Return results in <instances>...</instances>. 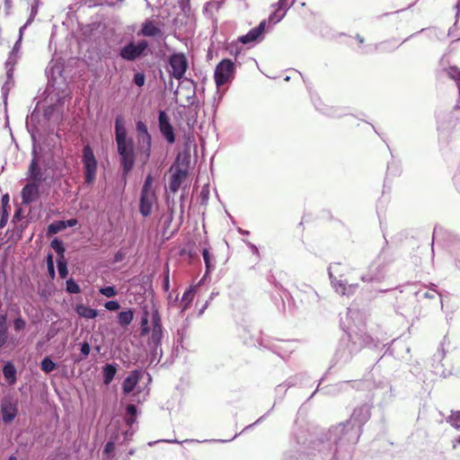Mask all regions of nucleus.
Wrapping results in <instances>:
<instances>
[{
    "label": "nucleus",
    "mask_w": 460,
    "mask_h": 460,
    "mask_svg": "<svg viewBox=\"0 0 460 460\" xmlns=\"http://www.w3.org/2000/svg\"><path fill=\"white\" fill-rule=\"evenodd\" d=\"M57 367V364L49 357H45L40 362V368L46 374L51 373Z\"/></svg>",
    "instance_id": "36"
},
{
    "label": "nucleus",
    "mask_w": 460,
    "mask_h": 460,
    "mask_svg": "<svg viewBox=\"0 0 460 460\" xmlns=\"http://www.w3.org/2000/svg\"><path fill=\"white\" fill-rule=\"evenodd\" d=\"M66 229V226L64 224V220L54 221L48 226L47 234L51 235L59 233L60 231Z\"/></svg>",
    "instance_id": "35"
},
{
    "label": "nucleus",
    "mask_w": 460,
    "mask_h": 460,
    "mask_svg": "<svg viewBox=\"0 0 460 460\" xmlns=\"http://www.w3.org/2000/svg\"><path fill=\"white\" fill-rule=\"evenodd\" d=\"M265 27L266 21L263 20L260 22V24L257 27L250 30L245 35L241 36L238 39L239 41L243 44L253 43L257 41L259 39L262 38Z\"/></svg>",
    "instance_id": "18"
},
{
    "label": "nucleus",
    "mask_w": 460,
    "mask_h": 460,
    "mask_svg": "<svg viewBox=\"0 0 460 460\" xmlns=\"http://www.w3.org/2000/svg\"><path fill=\"white\" fill-rule=\"evenodd\" d=\"M134 319V313L132 309L121 311L118 314V323L120 326L126 327L129 325Z\"/></svg>",
    "instance_id": "28"
},
{
    "label": "nucleus",
    "mask_w": 460,
    "mask_h": 460,
    "mask_svg": "<svg viewBox=\"0 0 460 460\" xmlns=\"http://www.w3.org/2000/svg\"><path fill=\"white\" fill-rule=\"evenodd\" d=\"M49 118L50 117H26V128L31 133L33 141L36 140L37 136L41 137L54 131V128H50Z\"/></svg>",
    "instance_id": "5"
},
{
    "label": "nucleus",
    "mask_w": 460,
    "mask_h": 460,
    "mask_svg": "<svg viewBox=\"0 0 460 460\" xmlns=\"http://www.w3.org/2000/svg\"><path fill=\"white\" fill-rule=\"evenodd\" d=\"M26 325V323L22 318H16L13 322V327L15 331H21L22 330Z\"/></svg>",
    "instance_id": "50"
},
{
    "label": "nucleus",
    "mask_w": 460,
    "mask_h": 460,
    "mask_svg": "<svg viewBox=\"0 0 460 460\" xmlns=\"http://www.w3.org/2000/svg\"><path fill=\"white\" fill-rule=\"evenodd\" d=\"M51 248L57 252L58 257L57 259H63L65 257V246L63 242L58 238H54L50 243Z\"/></svg>",
    "instance_id": "33"
},
{
    "label": "nucleus",
    "mask_w": 460,
    "mask_h": 460,
    "mask_svg": "<svg viewBox=\"0 0 460 460\" xmlns=\"http://www.w3.org/2000/svg\"><path fill=\"white\" fill-rule=\"evenodd\" d=\"M104 307L109 311L115 312L120 308V305L117 300H111L105 303Z\"/></svg>",
    "instance_id": "46"
},
{
    "label": "nucleus",
    "mask_w": 460,
    "mask_h": 460,
    "mask_svg": "<svg viewBox=\"0 0 460 460\" xmlns=\"http://www.w3.org/2000/svg\"><path fill=\"white\" fill-rule=\"evenodd\" d=\"M234 75V63L228 58L223 59L215 69L214 78L217 87L232 81Z\"/></svg>",
    "instance_id": "7"
},
{
    "label": "nucleus",
    "mask_w": 460,
    "mask_h": 460,
    "mask_svg": "<svg viewBox=\"0 0 460 460\" xmlns=\"http://www.w3.org/2000/svg\"><path fill=\"white\" fill-rule=\"evenodd\" d=\"M21 47H22V40H17L16 42L14 43V46H13L12 51L10 52L8 59L5 62L7 81L2 87L3 98H4V102L5 105H6L7 94L10 90V85L13 82V67L19 58L18 54L21 50Z\"/></svg>",
    "instance_id": "6"
},
{
    "label": "nucleus",
    "mask_w": 460,
    "mask_h": 460,
    "mask_svg": "<svg viewBox=\"0 0 460 460\" xmlns=\"http://www.w3.org/2000/svg\"><path fill=\"white\" fill-rule=\"evenodd\" d=\"M37 12H36V7L34 8H31V13H30V16L27 20V22L24 23V24H27V26H29L35 19V16L37 15Z\"/></svg>",
    "instance_id": "52"
},
{
    "label": "nucleus",
    "mask_w": 460,
    "mask_h": 460,
    "mask_svg": "<svg viewBox=\"0 0 460 460\" xmlns=\"http://www.w3.org/2000/svg\"><path fill=\"white\" fill-rule=\"evenodd\" d=\"M142 376V371L135 369L131 371L128 376L124 379L122 383V392L128 395L137 387L140 378Z\"/></svg>",
    "instance_id": "19"
},
{
    "label": "nucleus",
    "mask_w": 460,
    "mask_h": 460,
    "mask_svg": "<svg viewBox=\"0 0 460 460\" xmlns=\"http://www.w3.org/2000/svg\"><path fill=\"white\" fill-rule=\"evenodd\" d=\"M19 412V402L12 395H5L0 404L1 420L4 424L14 420Z\"/></svg>",
    "instance_id": "9"
},
{
    "label": "nucleus",
    "mask_w": 460,
    "mask_h": 460,
    "mask_svg": "<svg viewBox=\"0 0 460 460\" xmlns=\"http://www.w3.org/2000/svg\"><path fill=\"white\" fill-rule=\"evenodd\" d=\"M2 372L4 378L9 386H13L17 382V369L13 362L6 361L3 365Z\"/></svg>",
    "instance_id": "22"
},
{
    "label": "nucleus",
    "mask_w": 460,
    "mask_h": 460,
    "mask_svg": "<svg viewBox=\"0 0 460 460\" xmlns=\"http://www.w3.org/2000/svg\"><path fill=\"white\" fill-rule=\"evenodd\" d=\"M118 370V365L116 363H109L102 367L103 384L110 385Z\"/></svg>",
    "instance_id": "25"
},
{
    "label": "nucleus",
    "mask_w": 460,
    "mask_h": 460,
    "mask_svg": "<svg viewBox=\"0 0 460 460\" xmlns=\"http://www.w3.org/2000/svg\"><path fill=\"white\" fill-rule=\"evenodd\" d=\"M153 329L151 336L148 340V346H162V339L164 336L161 317L158 310L154 309L151 316Z\"/></svg>",
    "instance_id": "11"
},
{
    "label": "nucleus",
    "mask_w": 460,
    "mask_h": 460,
    "mask_svg": "<svg viewBox=\"0 0 460 460\" xmlns=\"http://www.w3.org/2000/svg\"><path fill=\"white\" fill-rule=\"evenodd\" d=\"M48 274L51 279L56 277L55 265H47Z\"/></svg>",
    "instance_id": "54"
},
{
    "label": "nucleus",
    "mask_w": 460,
    "mask_h": 460,
    "mask_svg": "<svg viewBox=\"0 0 460 460\" xmlns=\"http://www.w3.org/2000/svg\"><path fill=\"white\" fill-rule=\"evenodd\" d=\"M199 197L201 199V202L202 203L206 202L208 199L209 190H208V185H205V186L202 187V189L200 190Z\"/></svg>",
    "instance_id": "49"
},
{
    "label": "nucleus",
    "mask_w": 460,
    "mask_h": 460,
    "mask_svg": "<svg viewBox=\"0 0 460 460\" xmlns=\"http://www.w3.org/2000/svg\"><path fill=\"white\" fill-rule=\"evenodd\" d=\"M152 182L153 178L150 174H148L146 177L145 182L141 190V193H155L154 190H152Z\"/></svg>",
    "instance_id": "43"
},
{
    "label": "nucleus",
    "mask_w": 460,
    "mask_h": 460,
    "mask_svg": "<svg viewBox=\"0 0 460 460\" xmlns=\"http://www.w3.org/2000/svg\"><path fill=\"white\" fill-rule=\"evenodd\" d=\"M31 155L32 159L28 169V177L31 182L41 183L45 181V177L42 169L39 165V155L35 146H33Z\"/></svg>",
    "instance_id": "14"
},
{
    "label": "nucleus",
    "mask_w": 460,
    "mask_h": 460,
    "mask_svg": "<svg viewBox=\"0 0 460 460\" xmlns=\"http://www.w3.org/2000/svg\"><path fill=\"white\" fill-rule=\"evenodd\" d=\"M350 386V383L349 381L341 382L338 384L331 385L323 388H320V385H318L317 389L314 391V393L312 394V396L316 392H323V394L328 395H335L340 394L342 391L347 390Z\"/></svg>",
    "instance_id": "23"
},
{
    "label": "nucleus",
    "mask_w": 460,
    "mask_h": 460,
    "mask_svg": "<svg viewBox=\"0 0 460 460\" xmlns=\"http://www.w3.org/2000/svg\"><path fill=\"white\" fill-rule=\"evenodd\" d=\"M352 269L349 265L340 262L331 263L328 268V274L335 292L342 296H351L358 288V283H349L348 275Z\"/></svg>",
    "instance_id": "3"
},
{
    "label": "nucleus",
    "mask_w": 460,
    "mask_h": 460,
    "mask_svg": "<svg viewBox=\"0 0 460 460\" xmlns=\"http://www.w3.org/2000/svg\"><path fill=\"white\" fill-rule=\"evenodd\" d=\"M156 201L155 193H140L139 212L143 217H148L152 213L153 205Z\"/></svg>",
    "instance_id": "17"
},
{
    "label": "nucleus",
    "mask_w": 460,
    "mask_h": 460,
    "mask_svg": "<svg viewBox=\"0 0 460 460\" xmlns=\"http://www.w3.org/2000/svg\"><path fill=\"white\" fill-rule=\"evenodd\" d=\"M160 32L161 30L152 21L148 20L142 24L140 31V34L145 37H155L160 34Z\"/></svg>",
    "instance_id": "27"
},
{
    "label": "nucleus",
    "mask_w": 460,
    "mask_h": 460,
    "mask_svg": "<svg viewBox=\"0 0 460 460\" xmlns=\"http://www.w3.org/2000/svg\"><path fill=\"white\" fill-rule=\"evenodd\" d=\"M66 291L69 294H79L81 288L75 279H69L66 282Z\"/></svg>",
    "instance_id": "41"
},
{
    "label": "nucleus",
    "mask_w": 460,
    "mask_h": 460,
    "mask_svg": "<svg viewBox=\"0 0 460 460\" xmlns=\"http://www.w3.org/2000/svg\"><path fill=\"white\" fill-rule=\"evenodd\" d=\"M47 265H54L53 255L49 253L46 258Z\"/></svg>",
    "instance_id": "64"
},
{
    "label": "nucleus",
    "mask_w": 460,
    "mask_h": 460,
    "mask_svg": "<svg viewBox=\"0 0 460 460\" xmlns=\"http://www.w3.org/2000/svg\"><path fill=\"white\" fill-rule=\"evenodd\" d=\"M195 295V288L190 287L188 289L185 290L181 296V310L184 311L188 308L190 304L192 302Z\"/></svg>",
    "instance_id": "30"
},
{
    "label": "nucleus",
    "mask_w": 460,
    "mask_h": 460,
    "mask_svg": "<svg viewBox=\"0 0 460 460\" xmlns=\"http://www.w3.org/2000/svg\"><path fill=\"white\" fill-rule=\"evenodd\" d=\"M293 2L288 4V0H279L273 6H277L275 11L270 15L269 22L276 24L279 22L286 15L288 10L292 6Z\"/></svg>",
    "instance_id": "20"
},
{
    "label": "nucleus",
    "mask_w": 460,
    "mask_h": 460,
    "mask_svg": "<svg viewBox=\"0 0 460 460\" xmlns=\"http://www.w3.org/2000/svg\"><path fill=\"white\" fill-rule=\"evenodd\" d=\"M385 267L380 263L374 261L369 265L367 272L361 275L360 279L363 282H380L385 279Z\"/></svg>",
    "instance_id": "15"
},
{
    "label": "nucleus",
    "mask_w": 460,
    "mask_h": 460,
    "mask_svg": "<svg viewBox=\"0 0 460 460\" xmlns=\"http://www.w3.org/2000/svg\"><path fill=\"white\" fill-rule=\"evenodd\" d=\"M99 293L106 297H114L117 296L118 291L114 286H106L101 288Z\"/></svg>",
    "instance_id": "42"
},
{
    "label": "nucleus",
    "mask_w": 460,
    "mask_h": 460,
    "mask_svg": "<svg viewBox=\"0 0 460 460\" xmlns=\"http://www.w3.org/2000/svg\"><path fill=\"white\" fill-rule=\"evenodd\" d=\"M456 126V122L451 117H441L438 121V130L440 132H447Z\"/></svg>",
    "instance_id": "31"
},
{
    "label": "nucleus",
    "mask_w": 460,
    "mask_h": 460,
    "mask_svg": "<svg viewBox=\"0 0 460 460\" xmlns=\"http://www.w3.org/2000/svg\"><path fill=\"white\" fill-rule=\"evenodd\" d=\"M124 256L121 252H118L115 255H114V261L115 262H119L123 260Z\"/></svg>",
    "instance_id": "63"
},
{
    "label": "nucleus",
    "mask_w": 460,
    "mask_h": 460,
    "mask_svg": "<svg viewBox=\"0 0 460 460\" xmlns=\"http://www.w3.org/2000/svg\"><path fill=\"white\" fill-rule=\"evenodd\" d=\"M302 288H304V289H300V290L305 291V293H308L309 297L311 298L312 301L318 300V295L313 288L306 286V285H302Z\"/></svg>",
    "instance_id": "45"
},
{
    "label": "nucleus",
    "mask_w": 460,
    "mask_h": 460,
    "mask_svg": "<svg viewBox=\"0 0 460 460\" xmlns=\"http://www.w3.org/2000/svg\"><path fill=\"white\" fill-rule=\"evenodd\" d=\"M149 332H150V327H149L148 323L146 326L141 325V334L142 335H146L147 333H149Z\"/></svg>",
    "instance_id": "60"
},
{
    "label": "nucleus",
    "mask_w": 460,
    "mask_h": 460,
    "mask_svg": "<svg viewBox=\"0 0 460 460\" xmlns=\"http://www.w3.org/2000/svg\"><path fill=\"white\" fill-rule=\"evenodd\" d=\"M169 64L172 75L176 79H181L186 73L188 61L184 54L177 53L170 57Z\"/></svg>",
    "instance_id": "13"
},
{
    "label": "nucleus",
    "mask_w": 460,
    "mask_h": 460,
    "mask_svg": "<svg viewBox=\"0 0 460 460\" xmlns=\"http://www.w3.org/2000/svg\"><path fill=\"white\" fill-rule=\"evenodd\" d=\"M170 287V279H169V273L166 274L164 279V288L165 291H168Z\"/></svg>",
    "instance_id": "58"
},
{
    "label": "nucleus",
    "mask_w": 460,
    "mask_h": 460,
    "mask_svg": "<svg viewBox=\"0 0 460 460\" xmlns=\"http://www.w3.org/2000/svg\"><path fill=\"white\" fill-rule=\"evenodd\" d=\"M82 162L84 167L85 182L93 183L96 177L97 161L89 145L84 146L83 148Z\"/></svg>",
    "instance_id": "8"
},
{
    "label": "nucleus",
    "mask_w": 460,
    "mask_h": 460,
    "mask_svg": "<svg viewBox=\"0 0 460 460\" xmlns=\"http://www.w3.org/2000/svg\"><path fill=\"white\" fill-rule=\"evenodd\" d=\"M40 184L37 182H29L22 190V203L29 205L36 201L40 197Z\"/></svg>",
    "instance_id": "16"
},
{
    "label": "nucleus",
    "mask_w": 460,
    "mask_h": 460,
    "mask_svg": "<svg viewBox=\"0 0 460 460\" xmlns=\"http://www.w3.org/2000/svg\"><path fill=\"white\" fill-rule=\"evenodd\" d=\"M371 405L363 403L356 407L347 422L340 423L328 431L322 433L316 439L307 443L305 432L296 435V443L311 451L325 453L334 447L333 456L331 460H351L352 448L361 435L363 425L370 419Z\"/></svg>",
    "instance_id": "1"
},
{
    "label": "nucleus",
    "mask_w": 460,
    "mask_h": 460,
    "mask_svg": "<svg viewBox=\"0 0 460 460\" xmlns=\"http://www.w3.org/2000/svg\"><path fill=\"white\" fill-rule=\"evenodd\" d=\"M447 421L450 423L452 427L460 430V411H452Z\"/></svg>",
    "instance_id": "40"
},
{
    "label": "nucleus",
    "mask_w": 460,
    "mask_h": 460,
    "mask_svg": "<svg viewBox=\"0 0 460 460\" xmlns=\"http://www.w3.org/2000/svg\"><path fill=\"white\" fill-rule=\"evenodd\" d=\"M446 352L444 349H438V351L434 355V358L438 360L441 361L445 358Z\"/></svg>",
    "instance_id": "57"
},
{
    "label": "nucleus",
    "mask_w": 460,
    "mask_h": 460,
    "mask_svg": "<svg viewBox=\"0 0 460 460\" xmlns=\"http://www.w3.org/2000/svg\"><path fill=\"white\" fill-rule=\"evenodd\" d=\"M58 275L61 279H66L68 275L67 261L66 258L57 259Z\"/></svg>",
    "instance_id": "38"
},
{
    "label": "nucleus",
    "mask_w": 460,
    "mask_h": 460,
    "mask_svg": "<svg viewBox=\"0 0 460 460\" xmlns=\"http://www.w3.org/2000/svg\"><path fill=\"white\" fill-rule=\"evenodd\" d=\"M245 243L246 245L249 247V249L252 251V252L257 256V258L260 257V252H259V250L257 248V246L255 244H253L252 243L249 242V241H245Z\"/></svg>",
    "instance_id": "51"
},
{
    "label": "nucleus",
    "mask_w": 460,
    "mask_h": 460,
    "mask_svg": "<svg viewBox=\"0 0 460 460\" xmlns=\"http://www.w3.org/2000/svg\"><path fill=\"white\" fill-rule=\"evenodd\" d=\"M7 341V326L5 318L0 316V349L5 344Z\"/></svg>",
    "instance_id": "39"
},
{
    "label": "nucleus",
    "mask_w": 460,
    "mask_h": 460,
    "mask_svg": "<svg viewBox=\"0 0 460 460\" xmlns=\"http://www.w3.org/2000/svg\"><path fill=\"white\" fill-rule=\"evenodd\" d=\"M202 257L206 265V271L208 273L209 271L215 269V260L213 255L209 252V250L204 248L202 251Z\"/></svg>",
    "instance_id": "32"
},
{
    "label": "nucleus",
    "mask_w": 460,
    "mask_h": 460,
    "mask_svg": "<svg viewBox=\"0 0 460 460\" xmlns=\"http://www.w3.org/2000/svg\"><path fill=\"white\" fill-rule=\"evenodd\" d=\"M137 409L134 404H128L126 407V412L124 415V421L128 426V429L121 432V436L123 437L122 443H126L131 439L133 437L135 430L132 429L133 424L137 421Z\"/></svg>",
    "instance_id": "12"
},
{
    "label": "nucleus",
    "mask_w": 460,
    "mask_h": 460,
    "mask_svg": "<svg viewBox=\"0 0 460 460\" xmlns=\"http://www.w3.org/2000/svg\"><path fill=\"white\" fill-rule=\"evenodd\" d=\"M296 377H290L287 380L285 386L291 387L296 385Z\"/></svg>",
    "instance_id": "59"
},
{
    "label": "nucleus",
    "mask_w": 460,
    "mask_h": 460,
    "mask_svg": "<svg viewBox=\"0 0 460 460\" xmlns=\"http://www.w3.org/2000/svg\"><path fill=\"white\" fill-rule=\"evenodd\" d=\"M148 347L150 350V363H159L163 356L162 346Z\"/></svg>",
    "instance_id": "34"
},
{
    "label": "nucleus",
    "mask_w": 460,
    "mask_h": 460,
    "mask_svg": "<svg viewBox=\"0 0 460 460\" xmlns=\"http://www.w3.org/2000/svg\"><path fill=\"white\" fill-rule=\"evenodd\" d=\"M7 217L8 216H4V214L2 215L1 218H0V228L4 227L6 223H7Z\"/></svg>",
    "instance_id": "62"
},
{
    "label": "nucleus",
    "mask_w": 460,
    "mask_h": 460,
    "mask_svg": "<svg viewBox=\"0 0 460 460\" xmlns=\"http://www.w3.org/2000/svg\"><path fill=\"white\" fill-rule=\"evenodd\" d=\"M137 131L138 141L142 142L144 145H146L147 149L151 146V137L148 134L147 128L145 123L142 121H138L137 123Z\"/></svg>",
    "instance_id": "26"
},
{
    "label": "nucleus",
    "mask_w": 460,
    "mask_h": 460,
    "mask_svg": "<svg viewBox=\"0 0 460 460\" xmlns=\"http://www.w3.org/2000/svg\"><path fill=\"white\" fill-rule=\"evenodd\" d=\"M37 12H36V7L34 8H31V13H30V16L27 20V22L24 23V24H27V26H29L35 19V16L37 15Z\"/></svg>",
    "instance_id": "53"
},
{
    "label": "nucleus",
    "mask_w": 460,
    "mask_h": 460,
    "mask_svg": "<svg viewBox=\"0 0 460 460\" xmlns=\"http://www.w3.org/2000/svg\"><path fill=\"white\" fill-rule=\"evenodd\" d=\"M419 294H420V296L425 297V298H434L436 294H437V292L435 290H433L431 292L430 291H425L422 294L420 292Z\"/></svg>",
    "instance_id": "56"
},
{
    "label": "nucleus",
    "mask_w": 460,
    "mask_h": 460,
    "mask_svg": "<svg viewBox=\"0 0 460 460\" xmlns=\"http://www.w3.org/2000/svg\"><path fill=\"white\" fill-rule=\"evenodd\" d=\"M77 219L75 218H70L68 220H64V224L66 226V227H73V226H75L77 225Z\"/></svg>",
    "instance_id": "55"
},
{
    "label": "nucleus",
    "mask_w": 460,
    "mask_h": 460,
    "mask_svg": "<svg viewBox=\"0 0 460 460\" xmlns=\"http://www.w3.org/2000/svg\"><path fill=\"white\" fill-rule=\"evenodd\" d=\"M145 80H146V77H145V75L143 73H137L134 75V83L137 86L144 85Z\"/></svg>",
    "instance_id": "48"
},
{
    "label": "nucleus",
    "mask_w": 460,
    "mask_h": 460,
    "mask_svg": "<svg viewBox=\"0 0 460 460\" xmlns=\"http://www.w3.org/2000/svg\"><path fill=\"white\" fill-rule=\"evenodd\" d=\"M76 313L86 319H94L98 315V311L96 309L85 306L84 305H79L76 306Z\"/></svg>",
    "instance_id": "29"
},
{
    "label": "nucleus",
    "mask_w": 460,
    "mask_h": 460,
    "mask_svg": "<svg viewBox=\"0 0 460 460\" xmlns=\"http://www.w3.org/2000/svg\"><path fill=\"white\" fill-rule=\"evenodd\" d=\"M80 351H81V354L83 355V358H85L86 357H88V355L90 354V351H91L90 344L87 341L82 342L80 344Z\"/></svg>",
    "instance_id": "47"
},
{
    "label": "nucleus",
    "mask_w": 460,
    "mask_h": 460,
    "mask_svg": "<svg viewBox=\"0 0 460 460\" xmlns=\"http://www.w3.org/2000/svg\"><path fill=\"white\" fill-rule=\"evenodd\" d=\"M150 312L146 305L142 308L140 325H146L149 323Z\"/></svg>",
    "instance_id": "44"
},
{
    "label": "nucleus",
    "mask_w": 460,
    "mask_h": 460,
    "mask_svg": "<svg viewBox=\"0 0 460 460\" xmlns=\"http://www.w3.org/2000/svg\"><path fill=\"white\" fill-rule=\"evenodd\" d=\"M122 441H120V443ZM116 443H119V434L112 435L111 437L110 440L105 444L103 452H102L103 455L109 456L110 454H111L114 450Z\"/></svg>",
    "instance_id": "37"
},
{
    "label": "nucleus",
    "mask_w": 460,
    "mask_h": 460,
    "mask_svg": "<svg viewBox=\"0 0 460 460\" xmlns=\"http://www.w3.org/2000/svg\"><path fill=\"white\" fill-rule=\"evenodd\" d=\"M147 48L148 42L145 40L138 41L137 44L130 41L121 48L119 57L127 61H134L143 56Z\"/></svg>",
    "instance_id": "10"
},
{
    "label": "nucleus",
    "mask_w": 460,
    "mask_h": 460,
    "mask_svg": "<svg viewBox=\"0 0 460 460\" xmlns=\"http://www.w3.org/2000/svg\"><path fill=\"white\" fill-rule=\"evenodd\" d=\"M27 27H28L27 24H23L20 28L18 40H22L23 33H24V31L26 30Z\"/></svg>",
    "instance_id": "61"
},
{
    "label": "nucleus",
    "mask_w": 460,
    "mask_h": 460,
    "mask_svg": "<svg viewBox=\"0 0 460 460\" xmlns=\"http://www.w3.org/2000/svg\"><path fill=\"white\" fill-rule=\"evenodd\" d=\"M160 130L164 137L170 144L174 143L175 135L173 128L169 121V117H158Z\"/></svg>",
    "instance_id": "21"
},
{
    "label": "nucleus",
    "mask_w": 460,
    "mask_h": 460,
    "mask_svg": "<svg viewBox=\"0 0 460 460\" xmlns=\"http://www.w3.org/2000/svg\"><path fill=\"white\" fill-rule=\"evenodd\" d=\"M187 172L181 169H176L172 173L170 182L169 189L172 192L175 193L179 190L182 181L185 179Z\"/></svg>",
    "instance_id": "24"
},
{
    "label": "nucleus",
    "mask_w": 460,
    "mask_h": 460,
    "mask_svg": "<svg viewBox=\"0 0 460 460\" xmlns=\"http://www.w3.org/2000/svg\"><path fill=\"white\" fill-rule=\"evenodd\" d=\"M361 344L358 345L356 341H351L350 334H346L341 341L340 346L335 352L334 359L336 363H346L349 361L352 356L359 351L361 346L378 348L379 341H375L370 335L364 334L360 338Z\"/></svg>",
    "instance_id": "4"
},
{
    "label": "nucleus",
    "mask_w": 460,
    "mask_h": 460,
    "mask_svg": "<svg viewBox=\"0 0 460 460\" xmlns=\"http://www.w3.org/2000/svg\"><path fill=\"white\" fill-rule=\"evenodd\" d=\"M115 136L123 176L126 178L134 167L136 155L132 140L127 138V131L122 117H117L116 119Z\"/></svg>",
    "instance_id": "2"
}]
</instances>
